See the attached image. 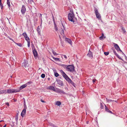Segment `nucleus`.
<instances>
[{
  "label": "nucleus",
  "mask_w": 127,
  "mask_h": 127,
  "mask_svg": "<svg viewBox=\"0 0 127 127\" xmlns=\"http://www.w3.org/2000/svg\"><path fill=\"white\" fill-rule=\"evenodd\" d=\"M62 75L64 78L69 83L72 84L73 86L75 87V84L74 82L70 79L64 72L62 70L60 71Z\"/></svg>",
  "instance_id": "obj_1"
},
{
  "label": "nucleus",
  "mask_w": 127,
  "mask_h": 127,
  "mask_svg": "<svg viewBox=\"0 0 127 127\" xmlns=\"http://www.w3.org/2000/svg\"><path fill=\"white\" fill-rule=\"evenodd\" d=\"M68 17L69 20L72 22L73 23L74 22L75 20L76 19L73 12H71V13H69L68 15Z\"/></svg>",
  "instance_id": "obj_2"
},
{
  "label": "nucleus",
  "mask_w": 127,
  "mask_h": 127,
  "mask_svg": "<svg viewBox=\"0 0 127 127\" xmlns=\"http://www.w3.org/2000/svg\"><path fill=\"white\" fill-rule=\"evenodd\" d=\"M66 70L70 72H73L74 70V67L73 65H68L66 67Z\"/></svg>",
  "instance_id": "obj_3"
},
{
  "label": "nucleus",
  "mask_w": 127,
  "mask_h": 127,
  "mask_svg": "<svg viewBox=\"0 0 127 127\" xmlns=\"http://www.w3.org/2000/svg\"><path fill=\"white\" fill-rule=\"evenodd\" d=\"M94 11H95V14L96 17L98 19H101V16L100 14L98 12V10L96 8H95Z\"/></svg>",
  "instance_id": "obj_4"
},
{
  "label": "nucleus",
  "mask_w": 127,
  "mask_h": 127,
  "mask_svg": "<svg viewBox=\"0 0 127 127\" xmlns=\"http://www.w3.org/2000/svg\"><path fill=\"white\" fill-rule=\"evenodd\" d=\"M113 44L115 48L118 52L120 51L122 52L123 54H124V55H125V54H124V53L120 49L119 46L117 44L114 43H113Z\"/></svg>",
  "instance_id": "obj_5"
},
{
  "label": "nucleus",
  "mask_w": 127,
  "mask_h": 127,
  "mask_svg": "<svg viewBox=\"0 0 127 127\" xmlns=\"http://www.w3.org/2000/svg\"><path fill=\"white\" fill-rule=\"evenodd\" d=\"M22 35L24 36L25 40L27 41L30 40V39L28 37L26 32H24L22 34Z\"/></svg>",
  "instance_id": "obj_6"
},
{
  "label": "nucleus",
  "mask_w": 127,
  "mask_h": 127,
  "mask_svg": "<svg viewBox=\"0 0 127 127\" xmlns=\"http://www.w3.org/2000/svg\"><path fill=\"white\" fill-rule=\"evenodd\" d=\"M26 11V9L25 6L24 5H23L21 10V13L22 14H24L25 13Z\"/></svg>",
  "instance_id": "obj_7"
},
{
  "label": "nucleus",
  "mask_w": 127,
  "mask_h": 127,
  "mask_svg": "<svg viewBox=\"0 0 127 127\" xmlns=\"http://www.w3.org/2000/svg\"><path fill=\"white\" fill-rule=\"evenodd\" d=\"M56 81L57 84L61 86H62L63 85V82L60 79H56Z\"/></svg>",
  "instance_id": "obj_8"
},
{
  "label": "nucleus",
  "mask_w": 127,
  "mask_h": 127,
  "mask_svg": "<svg viewBox=\"0 0 127 127\" xmlns=\"http://www.w3.org/2000/svg\"><path fill=\"white\" fill-rule=\"evenodd\" d=\"M87 55L88 56L91 58H93L92 53L90 51V50L89 51L88 53L87 54Z\"/></svg>",
  "instance_id": "obj_9"
},
{
  "label": "nucleus",
  "mask_w": 127,
  "mask_h": 127,
  "mask_svg": "<svg viewBox=\"0 0 127 127\" xmlns=\"http://www.w3.org/2000/svg\"><path fill=\"white\" fill-rule=\"evenodd\" d=\"M33 53L35 58H36L37 55V53L35 48L32 51Z\"/></svg>",
  "instance_id": "obj_10"
},
{
  "label": "nucleus",
  "mask_w": 127,
  "mask_h": 127,
  "mask_svg": "<svg viewBox=\"0 0 127 127\" xmlns=\"http://www.w3.org/2000/svg\"><path fill=\"white\" fill-rule=\"evenodd\" d=\"M28 61L26 60L25 61V62L22 64V65L23 66H25V67H26L28 65Z\"/></svg>",
  "instance_id": "obj_11"
},
{
  "label": "nucleus",
  "mask_w": 127,
  "mask_h": 127,
  "mask_svg": "<svg viewBox=\"0 0 127 127\" xmlns=\"http://www.w3.org/2000/svg\"><path fill=\"white\" fill-rule=\"evenodd\" d=\"M47 89H48L50 90H52L53 91H55L56 89H55L54 87L53 86H50L49 87H48V88Z\"/></svg>",
  "instance_id": "obj_12"
},
{
  "label": "nucleus",
  "mask_w": 127,
  "mask_h": 127,
  "mask_svg": "<svg viewBox=\"0 0 127 127\" xmlns=\"http://www.w3.org/2000/svg\"><path fill=\"white\" fill-rule=\"evenodd\" d=\"M65 40L68 43H69L70 44L72 45V42L71 40L68 38H66L65 39Z\"/></svg>",
  "instance_id": "obj_13"
},
{
  "label": "nucleus",
  "mask_w": 127,
  "mask_h": 127,
  "mask_svg": "<svg viewBox=\"0 0 127 127\" xmlns=\"http://www.w3.org/2000/svg\"><path fill=\"white\" fill-rule=\"evenodd\" d=\"M26 110H25V109H23L21 113V116L22 117H24L26 113Z\"/></svg>",
  "instance_id": "obj_14"
},
{
  "label": "nucleus",
  "mask_w": 127,
  "mask_h": 127,
  "mask_svg": "<svg viewBox=\"0 0 127 127\" xmlns=\"http://www.w3.org/2000/svg\"><path fill=\"white\" fill-rule=\"evenodd\" d=\"M7 93L9 94L13 93L14 92L13 89L8 90L7 92Z\"/></svg>",
  "instance_id": "obj_15"
},
{
  "label": "nucleus",
  "mask_w": 127,
  "mask_h": 127,
  "mask_svg": "<svg viewBox=\"0 0 127 127\" xmlns=\"http://www.w3.org/2000/svg\"><path fill=\"white\" fill-rule=\"evenodd\" d=\"M7 91L6 90H0V95L3 94H6Z\"/></svg>",
  "instance_id": "obj_16"
},
{
  "label": "nucleus",
  "mask_w": 127,
  "mask_h": 127,
  "mask_svg": "<svg viewBox=\"0 0 127 127\" xmlns=\"http://www.w3.org/2000/svg\"><path fill=\"white\" fill-rule=\"evenodd\" d=\"M61 90L58 88H56L55 91V92L57 93H58L60 94Z\"/></svg>",
  "instance_id": "obj_17"
},
{
  "label": "nucleus",
  "mask_w": 127,
  "mask_h": 127,
  "mask_svg": "<svg viewBox=\"0 0 127 127\" xmlns=\"http://www.w3.org/2000/svg\"><path fill=\"white\" fill-rule=\"evenodd\" d=\"M53 71L55 76L56 77H57L59 76V74L56 71L55 69L53 70Z\"/></svg>",
  "instance_id": "obj_18"
},
{
  "label": "nucleus",
  "mask_w": 127,
  "mask_h": 127,
  "mask_svg": "<svg viewBox=\"0 0 127 127\" xmlns=\"http://www.w3.org/2000/svg\"><path fill=\"white\" fill-rule=\"evenodd\" d=\"M27 86V84H25L22 85L21 86H20L19 88V89H20V90H22L23 89L26 87Z\"/></svg>",
  "instance_id": "obj_19"
},
{
  "label": "nucleus",
  "mask_w": 127,
  "mask_h": 127,
  "mask_svg": "<svg viewBox=\"0 0 127 127\" xmlns=\"http://www.w3.org/2000/svg\"><path fill=\"white\" fill-rule=\"evenodd\" d=\"M13 90L14 93L19 92L20 90L19 88L18 89H13Z\"/></svg>",
  "instance_id": "obj_20"
},
{
  "label": "nucleus",
  "mask_w": 127,
  "mask_h": 127,
  "mask_svg": "<svg viewBox=\"0 0 127 127\" xmlns=\"http://www.w3.org/2000/svg\"><path fill=\"white\" fill-rule=\"evenodd\" d=\"M7 4L8 6V8L10 9V0H7Z\"/></svg>",
  "instance_id": "obj_21"
},
{
  "label": "nucleus",
  "mask_w": 127,
  "mask_h": 127,
  "mask_svg": "<svg viewBox=\"0 0 127 127\" xmlns=\"http://www.w3.org/2000/svg\"><path fill=\"white\" fill-rule=\"evenodd\" d=\"M37 32L38 33L40 34V30L39 26H38L37 29Z\"/></svg>",
  "instance_id": "obj_22"
},
{
  "label": "nucleus",
  "mask_w": 127,
  "mask_h": 127,
  "mask_svg": "<svg viewBox=\"0 0 127 127\" xmlns=\"http://www.w3.org/2000/svg\"><path fill=\"white\" fill-rule=\"evenodd\" d=\"M52 57L53 58V59H54L55 60L60 61L59 58H55L54 57H53V56H52Z\"/></svg>",
  "instance_id": "obj_23"
},
{
  "label": "nucleus",
  "mask_w": 127,
  "mask_h": 127,
  "mask_svg": "<svg viewBox=\"0 0 127 127\" xmlns=\"http://www.w3.org/2000/svg\"><path fill=\"white\" fill-rule=\"evenodd\" d=\"M61 104V102L59 101H57L56 103V104L58 106H59Z\"/></svg>",
  "instance_id": "obj_24"
},
{
  "label": "nucleus",
  "mask_w": 127,
  "mask_h": 127,
  "mask_svg": "<svg viewBox=\"0 0 127 127\" xmlns=\"http://www.w3.org/2000/svg\"><path fill=\"white\" fill-rule=\"evenodd\" d=\"M61 66L64 68H66V67L68 65H65V64H61Z\"/></svg>",
  "instance_id": "obj_25"
},
{
  "label": "nucleus",
  "mask_w": 127,
  "mask_h": 127,
  "mask_svg": "<svg viewBox=\"0 0 127 127\" xmlns=\"http://www.w3.org/2000/svg\"><path fill=\"white\" fill-rule=\"evenodd\" d=\"M122 30L123 31V33H125L126 32V31L125 29L123 27H122Z\"/></svg>",
  "instance_id": "obj_26"
},
{
  "label": "nucleus",
  "mask_w": 127,
  "mask_h": 127,
  "mask_svg": "<svg viewBox=\"0 0 127 127\" xmlns=\"http://www.w3.org/2000/svg\"><path fill=\"white\" fill-rule=\"evenodd\" d=\"M52 52L54 54V55H57L59 54H57L56 52L54 51L53 50H52Z\"/></svg>",
  "instance_id": "obj_27"
},
{
  "label": "nucleus",
  "mask_w": 127,
  "mask_h": 127,
  "mask_svg": "<svg viewBox=\"0 0 127 127\" xmlns=\"http://www.w3.org/2000/svg\"><path fill=\"white\" fill-rule=\"evenodd\" d=\"M28 42V47H30V40L27 41Z\"/></svg>",
  "instance_id": "obj_28"
},
{
  "label": "nucleus",
  "mask_w": 127,
  "mask_h": 127,
  "mask_svg": "<svg viewBox=\"0 0 127 127\" xmlns=\"http://www.w3.org/2000/svg\"><path fill=\"white\" fill-rule=\"evenodd\" d=\"M100 108L101 109L103 108L104 106L103 105V104L102 103H100Z\"/></svg>",
  "instance_id": "obj_29"
},
{
  "label": "nucleus",
  "mask_w": 127,
  "mask_h": 127,
  "mask_svg": "<svg viewBox=\"0 0 127 127\" xmlns=\"http://www.w3.org/2000/svg\"><path fill=\"white\" fill-rule=\"evenodd\" d=\"M117 57L119 59H121V60L123 61H124V60L123 59H122L121 57L118 55H117Z\"/></svg>",
  "instance_id": "obj_30"
},
{
  "label": "nucleus",
  "mask_w": 127,
  "mask_h": 127,
  "mask_svg": "<svg viewBox=\"0 0 127 127\" xmlns=\"http://www.w3.org/2000/svg\"><path fill=\"white\" fill-rule=\"evenodd\" d=\"M15 43L20 47H21L22 46V44L21 43Z\"/></svg>",
  "instance_id": "obj_31"
},
{
  "label": "nucleus",
  "mask_w": 127,
  "mask_h": 127,
  "mask_svg": "<svg viewBox=\"0 0 127 127\" xmlns=\"http://www.w3.org/2000/svg\"><path fill=\"white\" fill-rule=\"evenodd\" d=\"M45 76V75L44 74H42L41 75V77L42 78H44Z\"/></svg>",
  "instance_id": "obj_32"
},
{
  "label": "nucleus",
  "mask_w": 127,
  "mask_h": 127,
  "mask_svg": "<svg viewBox=\"0 0 127 127\" xmlns=\"http://www.w3.org/2000/svg\"><path fill=\"white\" fill-rule=\"evenodd\" d=\"M106 101L108 102H111L112 101V100H110L107 98H106Z\"/></svg>",
  "instance_id": "obj_33"
},
{
  "label": "nucleus",
  "mask_w": 127,
  "mask_h": 127,
  "mask_svg": "<svg viewBox=\"0 0 127 127\" xmlns=\"http://www.w3.org/2000/svg\"><path fill=\"white\" fill-rule=\"evenodd\" d=\"M60 94H66V93L64 92V91H63L62 90L61 93Z\"/></svg>",
  "instance_id": "obj_34"
},
{
  "label": "nucleus",
  "mask_w": 127,
  "mask_h": 127,
  "mask_svg": "<svg viewBox=\"0 0 127 127\" xmlns=\"http://www.w3.org/2000/svg\"><path fill=\"white\" fill-rule=\"evenodd\" d=\"M24 108L23 109H25V110H26L27 107L26 104H24Z\"/></svg>",
  "instance_id": "obj_35"
},
{
  "label": "nucleus",
  "mask_w": 127,
  "mask_h": 127,
  "mask_svg": "<svg viewBox=\"0 0 127 127\" xmlns=\"http://www.w3.org/2000/svg\"><path fill=\"white\" fill-rule=\"evenodd\" d=\"M104 53L105 55L107 56L109 54V53L108 52H104Z\"/></svg>",
  "instance_id": "obj_36"
},
{
  "label": "nucleus",
  "mask_w": 127,
  "mask_h": 127,
  "mask_svg": "<svg viewBox=\"0 0 127 127\" xmlns=\"http://www.w3.org/2000/svg\"><path fill=\"white\" fill-rule=\"evenodd\" d=\"M54 29L56 31H57L58 30V28L57 26H56L54 27Z\"/></svg>",
  "instance_id": "obj_37"
},
{
  "label": "nucleus",
  "mask_w": 127,
  "mask_h": 127,
  "mask_svg": "<svg viewBox=\"0 0 127 127\" xmlns=\"http://www.w3.org/2000/svg\"><path fill=\"white\" fill-rule=\"evenodd\" d=\"M63 56H64L65 58L66 59H67V57L65 55H61V57H62Z\"/></svg>",
  "instance_id": "obj_38"
},
{
  "label": "nucleus",
  "mask_w": 127,
  "mask_h": 127,
  "mask_svg": "<svg viewBox=\"0 0 127 127\" xmlns=\"http://www.w3.org/2000/svg\"><path fill=\"white\" fill-rule=\"evenodd\" d=\"M15 120L16 121H17L18 119V115H17L16 116L15 118Z\"/></svg>",
  "instance_id": "obj_39"
},
{
  "label": "nucleus",
  "mask_w": 127,
  "mask_h": 127,
  "mask_svg": "<svg viewBox=\"0 0 127 127\" xmlns=\"http://www.w3.org/2000/svg\"><path fill=\"white\" fill-rule=\"evenodd\" d=\"M31 46L32 49H33L34 48V49L35 48L33 44H31Z\"/></svg>",
  "instance_id": "obj_40"
},
{
  "label": "nucleus",
  "mask_w": 127,
  "mask_h": 127,
  "mask_svg": "<svg viewBox=\"0 0 127 127\" xmlns=\"http://www.w3.org/2000/svg\"><path fill=\"white\" fill-rule=\"evenodd\" d=\"M103 36H104V35H103V34H102V36L100 37H99L100 39H102L103 38Z\"/></svg>",
  "instance_id": "obj_41"
},
{
  "label": "nucleus",
  "mask_w": 127,
  "mask_h": 127,
  "mask_svg": "<svg viewBox=\"0 0 127 127\" xmlns=\"http://www.w3.org/2000/svg\"><path fill=\"white\" fill-rule=\"evenodd\" d=\"M28 1L29 2L31 3L32 2H33V0H28Z\"/></svg>",
  "instance_id": "obj_42"
},
{
  "label": "nucleus",
  "mask_w": 127,
  "mask_h": 127,
  "mask_svg": "<svg viewBox=\"0 0 127 127\" xmlns=\"http://www.w3.org/2000/svg\"><path fill=\"white\" fill-rule=\"evenodd\" d=\"M0 6L1 7V9H2L3 7V5H2V4L1 2V3H0Z\"/></svg>",
  "instance_id": "obj_43"
},
{
  "label": "nucleus",
  "mask_w": 127,
  "mask_h": 127,
  "mask_svg": "<svg viewBox=\"0 0 127 127\" xmlns=\"http://www.w3.org/2000/svg\"><path fill=\"white\" fill-rule=\"evenodd\" d=\"M49 125L50 126H52V127H53V126H55L54 125L52 124L51 123H49Z\"/></svg>",
  "instance_id": "obj_44"
},
{
  "label": "nucleus",
  "mask_w": 127,
  "mask_h": 127,
  "mask_svg": "<svg viewBox=\"0 0 127 127\" xmlns=\"http://www.w3.org/2000/svg\"><path fill=\"white\" fill-rule=\"evenodd\" d=\"M5 104L6 105H7V106H9V103L8 102H7L6 103H5Z\"/></svg>",
  "instance_id": "obj_45"
},
{
  "label": "nucleus",
  "mask_w": 127,
  "mask_h": 127,
  "mask_svg": "<svg viewBox=\"0 0 127 127\" xmlns=\"http://www.w3.org/2000/svg\"><path fill=\"white\" fill-rule=\"evenodd\" d=\"M31 83V82H29L28 83H26V84H27V86L28 85L30 84Z\"/></svg>",
  "instance_id": "obj_46"
},
{
  "label": "nucleus",
  "mask_w": 127,
  "mask_h": 127,
  "mask_svg": "<svg viewBox=\"0 0 127 127\" xmlns=\"http://www.w3.org/2000/svg\"><path fill=\"white\" fill-rule=\"evenodd\" d=\"M96 80L95 79H94L93 80V83L95 82V81Z\"/></svg>",
  "instance_id": "obj_47"
},
{
  "label": "nucleus",
  "mask_w": 127,
  "mask_h": 127,
  "mask_svg": "<svg viewBox=\"0 0 127 127\" xmlns=\"http://www.w3.org/2000/svg\"><path fill=\"white\" fill-rule=\"evenodd\" d=\"M105 110L106 111L108 112L109 111V110L108 108L105 109Z\"/></svg>",
  "instance_id": "obj_48"
},
{
  "label": "nucleus",
  "mask_w": 127,
  "mask_h": 127,
  "mask_svg": "<svg viewBox=\"0 0 127 127\" xmlns=\"http://www.w3.org/2000/svg\"><path fill=\"white\" fill-rule=\"evenodd\" d=\"M53 21L54 22V26H56V23L55 22V21L54 19L53 20Z\"/></svg>",
  "instance_id": "obj_49"
},
{
  "label": "nucleus",
  "mask_w": 127,
  "mask_h": 127,
  "mask_svg": "<svg viewBox=\"0 0 127 127\" xmlns=\"http://www.w3.org/2000/svg\"><path fill=\"white\" fill-rule=\"evenodd\" d=\"M61 32L63 34H64V32L63 29H62Z\"/></svg>",
  "instance_id": "obj_50"
},
{
  "label": "nucleus",
  "mask_w": 127,
  "mask_h": 127,
  "mask_svg": "<svg viewBox=\"0 0 127 127\" xmlns=\"http://www.w3.org/2000/svg\"><path fill=\"white\" fill-rule=\"evenodd\" d=\"M40 19H41V24L40 26H41L42 25V18H41Z\"/></svg>",
  "instance_id": "obj_51"
},
{
  "label": "nucleus",
  "mask_w": 127,
  "mask_h": 127,
  "mask_svg": "<svg viewBox=\"0 0 127 127\" xmlns=\"http://www.w3.org/2000/svg\"><path fill=\"white\" fill-rule=\"evenodd\" d=\"M40 101L41 102H45L44 101H43L42 99H41Z\"/></svg>",
  "instance_id": "obj_52"
},
{
  "label": "nucleus",
  "mask_w": 127,
  "mask_h": 127,
  "mask_svg": "<svg viewBox=\"0 0 127 127\" xmlns=\"http://www.w3.org/2000/svg\"><path fill=\"white\" fill-rule=\"evenodd\" d=\"M113 52L114 54L116 53V51L115 50H113Z\"/></svg>",
  "instance_id": "obj_53"
},
{
  "label": "nucleus",
  "mask_w": 127,
  "mask_h": 127,
  "mask_svg": "<svg viewBox=\"0 0 127 127\" xmlns=\"http://www.w3.org/2000/svg\"><path fill=\"white\" fill-rule=\"evenodd\" d=\"M24 104H26L25 101V100H24Z\"/></svg>",
  "instance_id": "obj_54"
},
{
  "label": "nucleus",
  "mask_w": 127,
  "mask_h": 127,
  "mask_svg": "<svg viewBox=\"0 0 127 127\" xmlns=\"http://www.w3.org/2000/svg\"><path fill=\"white\" fill-rule=\"evenodd\" d=\"M109 112V113H112V112L110 110L109 111V112Z\"/></svg>",
  "instance_id": "obj_55"
},
{
  "label": "nucleus",
  "mask_w": 127,
  "mask_h": 127,
  "mask_svg": "<svg viewBox=\"0 0 127 127\" xmlns=\"http://www.w3.org/2000/svg\"><path fill=\"white\" fill-rule=\"evenodd\" d=\"M105 109H106L108 108L107 107L106 105H105Z\"/></svg>",
  "instance_id": "obj_56"
},
{
  "label": "nucleus",
  "mask_w": 127,
  "mask_h": 127,
  "mask_svg": "<svg viewBox=\"0 0 127 127\" xmlns=\"http://www.w3.org/2000/svg\"><path fill=\"white\" fill-rule=\"evenodd\" d=\"M115 54V55H116V56H117V55H118L116 53H115V54Z\"/></svg>",
  "instance_id": "obj_57"
},
{
  "label": "nucleus",
  "mask_w": 127,
  "mask_h": 127,
  "mask_svg": "<svg viewBox=\"0 0 127 127\" xmlns=\"http://www.w3.org/2000/svg\"><path fill=\"white\" fill-rule=\"evenodd\" d=\"M6 124H5L3 127H6Z\"/></svg>",
  "instance_id": "obj_58"
},
{
  "label": "nucleus",
  "mask_w": 127,
  "mask_h": 127,
  "mask_svg": "<svg viewBox=\"0 0 127 127\" xmlns=\"http://www.w3.org/2000/svg\"><path fill=\"white\" fill-rule=\"evenodd\" d=\"M40 18H41L42 17V14H40Z\"/></svg>",
  "instance_id": "obj_59"
},
{
  "label": "nucleus",
  "mask_w": 127,
  "mask_h": 127,
  "mask_svg": "<svg viewBox=\"0 0 127 127\" xmlns=\"http://www.w3.org/2000/svg\"><path fill=\"white\" fill-rule=\"evenodd\" d=\"M125 56V57H126V59H127V57L125 55H124V54H123Z\"/></svg>",
  "instance_id": "obj_60"
},
{
  "label": "nucleus",
  "mask_w": 127,
  "mask_h": 127,
  "mask_svg": "<svg viewBox=\"0 0 127 127\" xmlns=\"http://www.w3.org/2000/svg\"><path fill=\"white\" fill-rule=\"evenodd\" d=\"M53 127H57L56 126H53Z\"/></svg>",
  "instance_id": "obj_61"
},
{
  "label": "nucleus",
  "mask_w": 127,
  "mask_h": 127,
  "mask_svg": "<svg viewBox=\"0 0 127 127\" xmlns=\"http://www.w3.org/2000/svg\"><path fill=\"white\" fill-rule=\"evenodd\" d=\"M1 0H0V3H1Z\"/></svg>",
  "instance_id": "obj_62"
},
{
  "label": "nucleus",
  "mask_w": 127,
  "mask_h": 127,
  "mask_svg": "<svg viewBox=\"0 0 127 127\" xmlns=\"http://www.w3.org/2000/svg\"><path fill=\"white\" fill-rule=\"evenodd\" d=\"M0 127H2V126L1 125H0Z\"/></svg>",
  "instance_id": "obj_63"
},
{
  "label": "nucleus",
  "mask_w": 127,
  "mask_h": 127,
  "mask_svg": "<svg viewBox=\"0 0 127 127\" xmlns=\"http://www.w3.org/2000/svg\"><path fill=\"white\" fill-rule=\"evenodd\" d=\"M2 121H2H0V122H1V121Z\"/></svg>",
  "instance_id": "obj_64"
}]
</instances>
